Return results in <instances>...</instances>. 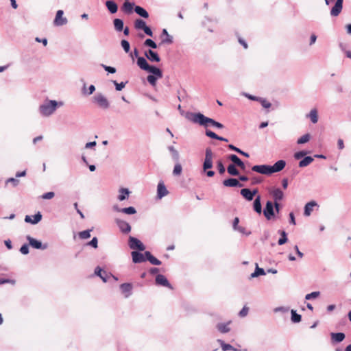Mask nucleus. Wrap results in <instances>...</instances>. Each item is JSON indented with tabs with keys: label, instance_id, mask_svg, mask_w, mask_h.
Returning a JSON list of instances; mask_svg holds the SVG:
<instances>
[{
	"label": "nucleus",
	"instance_id": "obj_1",
	"mask_svg": "<svg viewBox=\"0 0 351 351\" xmlns=\"http://www.w3.org/2000/svg\"><path fill=\"white\" fill-rule=\"evenodd\" d=\"M185 117L189 121L195 123H198L200 125L206 128L208 126V124H210L211 125L219 129H222L224 128L223 125L221 123L217 122L211 118L207 117L200 112H187Z\"/></svg>",
	"mask_w": 351,
	"mask_h": 351
},
{
	"label": "nucleus",
	"instance_id": "obj_2",
	"mask_svg": "<svg viewBox=\"0 0 351 351\" xmlns=\"http://www.w3.org/2000/svg\"><path fill=\"white\" fill-rule=\"evenodd\" d=\"M62 101L46 99L38 108V112L43 117H48L52 115L59 107L62 106Z\"/></svg>",
	"mask_w": 351,
	"mask_h": 351
},
{
	"label": "nucleus",
	"instance_id": "obj_3",
	"mask_svg": "<svg viewBox=\"0 0 351 351\" xmlns=\"http://www.w3.org/2000/svg\"><path fill=\"white\" fill-rule=\"evenodd\" d=\"M93 101L96 104L98 107L104 110H106L110 107V102L101 93H97L93 97Z\"/></svg>",
	"mask_w": 351,
	"mask_h": 351
},
{
	"label": "nucleus",
	"instance_id": "obj_4",
	"mask_svg": "<svg viewBox=\"0 0 351 351\" xmlns=\"http://www.w3.org/2000/svg\"><path fill=\"white\" fill-rule=\"evenodd\" d=\"M213 153L210 147H207L205 150V158L202 165L204 171L212 169L213 164Z\"/></svg>",
	"mask_w": 351,
	"mask_h": 351
},
{
	"label": "nucleus",
	"instance_id": "obj_5",
	"mask_svg": "<svg viewBox=\"0 0 351 351\" xmlns=\"http://www.w3.org/2000/svg\"><path fill=\"white\" fill-rule=\"evenodd\" d=\"M128 245L130 249L143 251L145 249L143 243L136 237L130 236L128 239Z\"/></svg>",
	"mask_w": 351,
	"mask_h": 351
},
{
	"label": "nucleus",
	"instance_id": "obj_6",
	"mask_svg": "<svg viewBox=\"0 0 351 351\" xmlns=\"http://www.w3.org/2000/svg\"><path fill=\"white\" fill-rule=\"evenodd\" d=\"M263 212L265 217L267 220H270L274 218L275 216V212L274 210L273 202L271 201H267Z\"/></svg>",
	"mask_w": 351,
	"mask_h": 351
},
{
	"label": "nucleus",
	"instance_id": "obj_7",
	"mask_svg": "<svg viewBox=\"0 0 351 351\" xmlns=\"http://www.w3.org/2000/svg\"><path fill=\"white\" fill-rule=\"evenodd\" d=\"M26 239L29 241V244L34 249L46 250L48 247L47 243L43 244L40 241L32 238L29 235L27 236Z\"/></svg>",
	"mask_w": 351,
	"mask_h": 351
},
{
	"label": "nucleus",
	"instance_id": "obj_8",
	"mask_svg": "<svg viewBox=\"0 0 351 351\" xmlns=\"http://www.w3.org/2000/svg\"><path fill=\"white\" fill-rule=\"evenodd\" d=\"M115 222L123 234H126L131 231V226L128 222L119 219H117Z\"/></svg>",
	"mask_w": 351,
	"mask_h": 351
},
{
	"label": "nucleus",
	"instance_id": "obj_9",
	"mask_svg": "<svg viewBox=\"0 0 351 351\" xmlns=\"http://www.w3.org/2000/svg\"><path fill=\"white\" fill-rule=\"evenodd\" d=\"M64 12L62 10H59L57 11L55 19L53 21V24L56 26H62L66 25L68 22V20L66 17L63 16Z\"/></svg>",
	"mask_w": 351,
	"mask_h": 351
},
{
	"label": "nucleus",
	"instance_id": "obj_10",
	"mask_svg": "<svg viewBox=\"0 0 351 351\" xmlns=\"http://www.w3.org/2000/svg\"><path fill=\"white\" fill-rule=\"evenodd\" d=\"M252 170L254 172L264 174V175H271L270 165H254L252 167Z\"/></svg>",
	"mask_w": 351,
	"mask_h": 351
},
{
	"label": "nucleus",
	"instance_id": "obj_11",
	"mask_svg": "<svg viewBox=\"0 0 351 351\" xmlns=\"http://www.w3.org/2000/svg\"><path fill=\"white\" fill-rule=\"evenodd\" d=\"M144 55L152 62H158L160 61V58L158 53L152 49L145 51Z\"/></svg>",
	"mask_w": 351,
	"mask_h": 351
},
{
	"label": "nucleus",
	"instance_id": "obj_12",
	"mask_svg": "<svg viewBox=\"0 0 351 351\" xmlns=\"http://www.w3.org/2000/svg\"><path fill=\"white\" fill-rule=\"evenodd\" d=\"M286 166V161L284 160H279L276 162L273 165H270V170L271 174L281 171Z\"/></svg>",
	"mask_w": 351,
	"mask_h": 351
},
{
	"label": "nucleus",
	"instance_id": "obj_13",
	"mask_svg": "<svg viewBox=\"0 0 351 351\" xmlns=\"http://www.w3.org/2000/svg\"><path fill=\"white\" fill-rule=\"evenodd\" d=\"M343 0H337L333 7L330 10V15L332 16H337L341 13L343 8Z\"/></svg>",
	"mask_w": 351,
	"mask_h": 351
},
{
	"label": "nucleus",
	"instance_id": "obj_14",
	"mask_svg": "<svg viewBox=\"0 0 351 351\" xmlns=\"http://www.w3.org/2000/svg\"><path fill=\"white\" fill-rule=\"evenodd\" d=\"M132 261L134 263H141L145 262L147 258L146 256L140 252L138 251H132L131 253Z\"/></svg>",
	"mask_w": 351,
	"mask_h": 351
},
{
	"label": "nucleus",
	"instance_id": "obj_15",
	"mask_svg": "<svg viewBox=\"0 0 351 351\" xmlns=\"http://www.w3.org/2000/svg\"><path fill=\"white\" fill-rule=\"evenodd\" d=\"M121 292L125 298H129L132 293L133 286L131 283H123L120 285Z\"/></svg>",
	"mask_w": 351,
	"mask_h": 351
},
{
	"label": "nucleus",
	"instance_id": "obj_16",
	"mask_svg": "<svg viewBox=\"0 0 351 351\" xmlns=\"http://www.w3.org/2000/svg\"><path fill=\"white\" fill-rule=\"evenodd\" d=\"M42 219V215L40 212H38L34 215H26L25 217V221L32 224H36Z\"/></svg>",
	"mask_w": 351,
	"mask_h": 351
},
{
	"label": "nucleus",
	"instance_id": "obj_17",
	"mask_svg": "<svg viewBox=\"0 0 351 351\" xmlns=\"http://www.w3.org/2000/svg\"><path fill=\"white\" fill-rule=\"evenodd\" d=\"M270 194L272 195L274 202H279L284 197V193L279 188H276L270 191Z\"/></svg>",
	"mask_w": 351,
	"mask_h": 351
},
{
	"label": "nucleus",
	"instance_id": "obj_18",
	"mask_svg": "<svg viewBox=\"0 0 351 351\" xmlns=\"http://www.w3.org/2000/svg\"><path fill=\"white\" fill-rule=\"evenodd\" d=\"M169 193L163 182H160L157 186V197L158 199H162Z\"/></svg>",
	"mask_w": 351,
	"mask_h": 351
},
{
	"label": "nucleus",
	"instance_id": "obj_19",
	"mask_svg": "<svg viewBox=\"0 0 351 351\" xmlns=\"http://www.w3.org/2000/svg\"><path fill=\"white\" fill-rule=\"evenodd\" d=\"M156 283L157 285L168 287L169 289H172V287L171 284L169 282L167 278L162 275V274H158L156 277Z\"/></svg>",
	"mask_w": 351,
	"mask_h": 351
},
{
	"label": "nucleus",
	"instance_id": "obj_20",
	"mask_svg": "<svg viewBox=\"0 0 351 351\" xmlns=\"http://www.w3.org/2000/svg\"><path fill=\"white\" fill-rule=\"evenodd\" d=\"M223 184L227 187H241L243 184L236 178H228L223 181Z\"/></svg>",
	"mask_w": 351,
	"mask_h": 351
},
{
	"label": "nucleus",
	"instance_id": "obj_21",
	"mask_svg": "<svg viewBox=\"0 0 351 351\" xmlns=\"http://www.w3.org/2000/svg\"><path fill=\"white\" fill-rule=\"evenodd\" d=\"M330 337L332 343H337L343 341L346 338V335L343 332H331Z\"/></svg>",
	"mask_w": 351,
	"mask_h": 351
},
{
	"label": "nucleus",
	"instance_id": "obj_22",
	"mask_svg": "<svg viewBox=\"0 0 351 351\" xmlns=\"http://www.w3.org/2000/svg\"><path fill=\"white\" fill-rule=\"evenodd\" d=\"M119 195L117 197L119 201L122 202L128 198L131 191L127 188H120L119 189Z\"/></svg>",
	"mask_w": 351,
	"mask_h": 351
},
{
	"label": "nucleus",
	"instance_id": "obj_23",
	"mask_svg": "<svg viewBox=\"0 0 351 351\" xmlns=\"http://www.w3.org/2000/svg\"><path fill=\"white\" fill-rule=\"evenodd\" d=\"M230 323L231 321L226 323H219L217 324L216 328L221 333H227L230 331V328L229 327Z\"/></svg>",
	"mask_w": 351,
	"mask_h": 351
},
{
	"label": "nucleus",
	"instance_id": "obj_24",
	"mask_svg": "<svg viewBox=\"0 0 351 351\" xmlns=\"http://www.w3.org/2000/svg\"><path fill=\"white\" fill-rule=\"evenodd\" d=\"M114 210H117V212H120L126 215H134L136 213V210L133 206H130L127 208H119L117 206H114Z\"/></svg>",
	"mask_w": 351,
	"mask_h": 351
},
{
	"label": "nucleus",
	"instance_id": "obj_25",
	"mask_svg": "<svg viewBox=\"0 0 351 351\" xmlns=\"http://www.w3.org/2000/svg\"><path fill=\"white\" fill-rule=\"evenodd\" d=\"M253 209L258 214L262 213V205H261V198L260 195L256 197L254 202H253Z\"/></svg>",
	"mask_w": 351,
	"mask_h": 351
},
{
	"label": "nucleus",
	"instance_id": "obj_26",
	"mask_svg": "<svg viewBox=\"0 0 351 351\" xmlns=\"http://www.w3.org/2000/svg\"><path fill=\"white\" fill-rule=\"evenodd\" d=\"M105 5H106L108 10L109 11V12L111 14H114L118 10V5L114 1H112V0L106 1L105 3Z\"/></svg>",
	"mask_w": 351,
	"mask_h": 351
},
{
	"label": "nucleus",
	"instance_id": "obj_27",
	"mask_svg": "<svg viewBox=\"0 0 351 351\" xmlns=\"http://www.w3.org/2000/svg\"><path fill=\"white\" fill-rule=\"evenodd\" d=\"M134 3H131V2H129L128 1H127L123 3V4L121 7V10L124 13H125L127 14H130L132 12L133 9H134Z\"/></svg>",
	"mask_w": 351,
	"mask_h": 351
},
{
	"label": "nucleus",
	"instance_id": "obj_28",
	"mask_svg": "<svg viewBox=\"0 0 351 351\" xmlns=\"http://www.w3.org/2000/svg\"><path fill=\"white\" fill-rule=\"evenodd\" d=\"M306 117L310 119L313 123H317L318 121V112L316 108L311 110L308 114H306Z\"/></svg>",
	"mask_w": 351,
	"mask_h": 351
},
{
	"label": "nucleus",
	"instance_id": "obj_29",
	"mask_svg": "<svg viewBox=\"0 0 351 351\" xmlns=\"http://www.w3.org/2000/svg\"><path fill=\"white\" fill-rule=\"evenodd\" d=\"M136 64L141 69L145 71H147V69L149 68V66L147 60L144 57H142V56L138 58Z\"/></svg>",
	"mask_w": 351,
	"mask_h": 351
},
{
	"label": "nucleus",
	"instance_id": "obj_30",
	"mask_svg": "<svg viewBox=\"0 0 351 351\" xmlns=\"http://www.w3.org/2000/svg\"><path fill=\"white\" fill-rule=\"evenodd\" d=\"M315 206L317 203L315 201L308 202L304 206V215L306 217L310 216Z\"/></svg>",
	"mask_w": 351,
	"mask_h": 351
},
{
	"label": "nucleus",
	"instance_id": "obj_31",
	"mask_svg": "<svg viewBox=\"0 0 351 351\" xmlns=\"http://www.w3.org/2000/svg\"><path fill=\"white\" fill-rule=\"evenodd\" d=\"M146 71L152 73L153 74L152 75H156L158 78L162 77V71L159 68H158L155 66L149 65V68L147 69Z\"/></svg>",
	"mask_w": 351,
	"mask_h": 351
},
{
	"label": "nucleus",
	"instance_id": "obj_32",
	"mask_svg": "<svg viewBox=\"0 0 351 351\" xmlns=\"http://www.w3.org/2000/svg\"><path fill=\"white\" fill-rule=\"evenodd\" d=\"M145 255L147 261H149L152 265H160L161 261L154 257L150 252L146 251L145 252Z\"/></svg>",
	"mask_w": 351,
	"mask_h": 351
},
{
	"label": "nucleus",
	"instance_id": "obj_33",
	"mask_svg": "<svg viewBox=\"0 0 351 351\" xmlns=\"http://www.w3.org/2000/svg\"><path fill=\"white\" fill-rule=\"evenodd\" d=\"M95 274L99 276L103 282H106L108 280V274L106 271H103L99 267L95 269Z\"/></svg>",
	"mask_w": 351,
	"mask_h": 351
},
{
	"label": "nucleus",
	"instance_id": "obj_34",
	"mask_svg": "<svg viewBox=\"0 0 351 351\" xmlns=\"http://www.w3.org/2000/svg\"><path fill=\"white\" fill-rule=\"evenodd\" d=\"M134 12L143 18L147 19L149 17V14L147 10L141 6L135 5Z\"/></svg>",
	"mask_w": 351,
	"mask_h": 351
},
{
	"label": "nucleus",
	"instance_id": "obj_35",
	"mask_svg": "<svg viewBox=\"0 0 351 351\" xmlns=\"http://www.w3.org/2000/svg\"><path fill=\"white\" fill-rule=\"evenodd\" d=\"M114 28L117 32H121L124 27V23L122 19H114L113 20Z\"/></svg>",
	"mask_w": 351,
	"mask_h": 351
},
{
	"label": "nucleus",
	"instance_id": "obj_36",
	"mask_svg": "<svg viewBox=\"0 0 351 351\" xmlns=\"http://www.w3.org/2000/svg\"><path fill=\"white\" fill-rule=\"evenodd\" d=\"M313 161V158L311 156H305L299 162L298 166L301 168L307 167Z\"/></svg>",
	"mask_w": 351,
	"mask_h": 351
},
{
	"label": "nucleus",
	"instance_id": "obj_37",
	"mask_svg": "<svg viewBox=\"0 0 351 351\" xmlns=\"http://www.w3.org/2000/svg\"><path fill=\"white\" fill-rule=\"evenodd\" d=\"M217 342L220 343L221 348L223 351L233 350L237 351V349L234 348L232 346L228 343H226L223 340L218 339Z\"/></svg>",
	"mask_w": 351,
	"mask_h": 351
},
{
	"label": "nucleus",
	"instance_id": "obj_38",
	"mask_svg": "<svg viewBox=\"0 0 351 351\" xmlns=\"http://www.w3.org/2000/svg\"><path fill=\"white\" fill-rule=\"evenodd\" d=\"M241 195L247 201H252L254 198L249 189H243L240 191Z\"/></svg>",
	"mask_w": 351,
	"mask_h": 351
},
{
	"label": "nucleus",
	"instance_id": "obj_39",
	"mask_svg": "<svg viewBox=\"0 0 351 351\" xmlns=\"http://www.w3.org/2000/svg\"><path fill=\"white\" fill-rule=\"evenodd\" d=\"M162 34L165 36V38L162 40V43L165 44H171L173 42V36L169 35L167 30L166 29H163L162 31Z\"/></svg>",
	"mask_w": 351,
	"mask_h": 351
},
{
	"label": "nucleus",
	"instance_id": "obj_40",
	"mask_svg": "<svg viewBox=\"0 0 351 351\" xmlns=\"http://www.w3.org/2000/svg\"><path fill=\"white\" fill-rule=\"evenodd\" d=\"M168 149L171 154L173 160L176 162H178L180 158L179 152L175 149L173 146H169Z\"/></svg>",
	"mask_w": 351,
	"mask_h": 351
},
{
	"label": "nucleus",
	"instance_id": "obj_41",
	"mask_svg": "<svg viewBox=\"0 0 351 351\" xmlns=\"http://www.w3.org/2000/svg\"><path fill=\"white\" fill-rule=\"evenodd\" d=\"M227 171L230 176H237L239 175V171L234 165L230 164L228 166Z\"/></svg>",
	"mask_w": 351,
	"mask_h": 351
},
{
	"label": "nucleus",
	"instance_id": "obj_42",
	"mask_svg": "<svg viewBox=\"0 0 351 351\" xmlns=\"http://www.w3.org/2000/svg\"><path fill=\"white\" fill-rule=\"evenodd\" d=\"M134 25V28L136 29H138V30L141 29L142 30L143 29H144L145 26H146L147 25H146V23L143 20H142L141 19H137L135 20Z\"/></svg>",
	"mask_w": 351,
	"mask_h": 351
},
{
	"label": "nucleus",
	"instance_id": "obj_43",
	"mask_svg": "<svg viewBox=\"0 0 351 351\" xmlns=\"http://www.w3.org/2000/svg\"><path fill=\"white\" fill-rule=\"evenodd\" d=\"M291 319L292 322L299 323L300 322H301L302 317L300 314L297 313L296 311L292 309L291 311Z\"/></svg>",
	"mask_w": 351,
	"mask_h": 351
},
{
	"label": "nucleus",
	"instance_id": "obj_44",
	"mask_svg": "<svg viewBox=\"0 0 351 351\" xmlns=\"http://www.w3.org/2000/svg\"><path fill=\"white\" fill-rule=\"evenodd\" d=\"M278 232L280 234L281 237L278 239V245H282L288 240L287 233L284 230H279Z\"/></svg>",
	"mask_w": 351,
	"mask_h": 351
},
{
	"label": "nucleus",
	"instance_id": "obj_45",
	"mask_svg": "<svg viewBox=\"0 0 351 351\" xmlns=\"http://www.w3.org/2000/svg\"><path fill=\"white\" fill-rule=\"evenodd\" d=\"M228 148L230 150L234 151V152H237V153L244 156L245 157L248 158L250 156L248 153L242 151L241 149L235 147L234 145H233L232 144L228 145Z\"/></svg>",
	"mask_w": 351,
	"mask_h": 351
},
{
	"label": "nucleus",
	"instance_id": "obj_46",
	"mask_svg": "<svg viewBox=\"0 0 351 351\" xmlns=\"http://www.w3.org/2000/svg\"><path fill=\"white\" fill-rule=\"evenodd\" d=\"M228 158L233 162L232 165H234L235 166H238L242 162V160L235 154H230L228 156Z\"/></svg>",
	"mask_w": 351,
	"mask_h": 351
},
{
	"label": "nucleus",
	"instance_id": "obj_47",
	"mask_svg": "<svg viewBox=\"0 0 351 351\" xmlns=\"http://www.w3.org/2000/svg\"><path fill=\"white\" fill-rule=\"evenodd\" d=\"M121 46L122 47L123 51L125 53H129L130 51V43L126 40H122L121 41Z\"/></svg>",
	"mask_w": 351,
	"mask_h": 351
},
{
	"label": "nucleus",
	"instance_id": "obj_48",
	"mask_svg": "<svg viewBox=\"0 0 351 351\" xmlns=\"http://www.w3.org/2000/svg\"><path fill=\"white\" fill-rule=\"evenodd\" d=\"M182 165L180 163H176L174 166L173 170V176H180L182 173Z\"/></svg>",
	"mask_w": 351,
	"mask_h": 351
},
{
	"label": "nucleus",
	"instance_id": "obj_49",
	"mask_svg": "<svg viewBox=\"0 0 351 351\" xmlns=\"http://www.w3.org/2000/svg\"><path fill=\"white\" fill-rule=\"evenodd\" d=\"M311 136L309 134H306L302 136L300 138L298 139V144H304L309 141Z\"/></svg>",
	"mask_w": 351,
	"mask_h": 351
},
{
	"label": "nucleus",
	"instance_id": "obj_50",
	"mask_svg": "<svg viewBox=\"0 0 351 351\" xmlns=\"http://www.w3.org/2000/svg\"><path fill=\"white\" fill-rule=\"evenodd\" d=\"M143 44L145 46L149 47L152 49H156L158 47L156 43L153 40H152L150 38L146 39Z\"/></svg>",
	"mask_w": 351,
	"mask_h": 351
},
{
	"label": "nucleus",
	"instance_id": "obj_51",
	"mask_svg": "<svg viewBox=\"0 0 351 351\" xmlns=\"http://www.w3.org/2000/svg\"><path fill=\"white\" fill-rule=\"evenodd\" d=\"M92 230H86L79 232V237L82 239H86L90 237Z\"/></svg>",
	"mask_w": 351,
	"mask_h": 351
},
{
	"label": "nucleus",
	"instance_id": "obj_52",
	"mask_svg": "<svg viewBox=\"0 0 351 351\" xmlns=\"http://www.w3.org/2000/svg\"><path fill=\"white\" fill-rule=\"evenodd\" d=\"M320 295L319 291H313L305 295V299L307 300L317 298Z\"/></svg>",
	"mask_w": 351,
	"mask_h": 351
},
{
	"label": "nucleus",
	"instance_id": "obj_53",
	"mask_svg": "<svg viewBox=\"0 0 351 351\" xmlns=\"http://www.w3.org/2000/svg\"><path fill=\"white\" fill-rule=\"evenodd\" d=\"M307 154V152L304 150H302L298 152H295L293 155V157L295 160L301 159L302 158H304Z\"/></svg>",
	"mask_w": 351,
	"mask_h": 351
},
{
	"label": "nucleus",
	"instance_id": "obj_54",
	"mask_svg": "<svg viewBox=\"0 0 351 351\" xmlns=\"http://www.w3.org/2000/svg\"><path fill=\"white\" fill-rule=\"evenodd\" d=\"M8 183H11L14 187H16L19 184V180L17 178H10L5 180V184Z\"/></svg>",
	"mask_w": 351,
	"mask_h": 351
},
{
	"label": "nucleus",
	"instance_id": "obj_55",
	"mask_svg": "<svg viewBox=\"0 0 351 351\" xmlns=\"http://www.w3.org/2000/svg\"><path fill=\"white\" fill-rule=\"evenodd\" d=\"M112 82L114 84L115 88L117 91H121L125 86V84H127V82H121V83H118L117 81H112Z\"/></svg>",
	"mask_w": 351,
	"mask_h": 351
},
{
	"label": "nucleus",
	"instance_id": "obj_56",
	"mask_svg": "<svg viewBox=\"0 0 351 351\" xmlns=\"http://www.w3.org/2000/svg\"><path fill=\"white\" fill-rule=\"evenodd\" d=\"M158 77L156 75H149L147 77V82L152 86H155L156 84L157 79Z\"/></svg>",
	"mask_w": 351,
	"mask_h": 351
},
{
	"label": "nucleus",
	"instance_id": "obj_57",
	"mask_svg": "<svg viewBox=\"0 0 351 351\" xmlns=\"http://www.w3.org/2000/svg\"><path fill=\"white\" fill-rule=\"evenodd\" d=\"M217 169L219 171V173L222 175L225 173L226 169L224 165H223V162L221 160H218L217 162Z\"/></svg>",
	"mask_w": 351,
	"mask_h": 351
},
{
	"label": "nucleus",
	"instance_id": "obj_58",
	"mask_svg": "<svg viewBox=\"0 0 351 351\" xmlns=\"http://www.w3.org/2000/svg\"><path fill=\"white\" fill-rule=\"evenodd\" d=\"M205 133L208 137H210L213 139H217V140L219 139V136H218L217 134H216L214 132H213L211 130H206Z\"/></svg>",
	"mask_w": 351,
	"mask_h": 351
},
{
	"label": "nucleus",
	"instance_id": "obj_59",
	"mask_svg": "<svg viewBox=\"0 0 351 351\" xmlns=\"http://www.w3.org/2000/svg\"><path fill=\"white\" fill-rule=\"evenodd\" d=\"M87 245H90L93 248L96 249L98 247V239L97 237H93L90 241L87 243Z\"/></svg>",
	"mask_w": 351,
	"mask_h": 351
},
{
	"label": "nucleus",
	"instance_id": "obj_60",
	"mask_svg": "<svg viewBox=\"0 0 351 351\" xmlns=\"http://www.w3.org/2000/svg\"><path fill=\"white\" fill-rule=\"evenodd\" d=\"M258 101H261L262 106L265 108H269L271 106V103L265 99L259 98Z\"/></svg>",
	"mask_w": 351,
	"mask_h": 351
},
{
	"label": "nucleus",
	"instance_id": "obj_61",
	"mask_svg": "<svg viewBox=\"0 0 351 351\" xmlns=\"http://www.w3.org/2000/svg\"><path fill=\"white\" fill-rule=\"evenodd\" d=\"M55 196L54 192H47L42 195V198L44 199H51Z\"/></svg>",
	"mask_w": 351,
	"mask_h": 351
},
{
	"label": "nucleus",
	"instance_id": "obj_62",
	"mask_svg": "<svg viewBox=\"0 0 351 351\" xmlns=\"http://www.w3.org/2000/svg\"><path fill=\"white\" fill-rule=\"evenodd\" d=\"M102 67L104 69V70L107 72H108L109 73H116V69L114 67H112V66H106V65H104V64H101Z\"/></svg>",
	"mask_w": 351,
	"mask_h": 351
},
{
	"label": "nucleus",
	"instance_id": "obj_63",
	"mask_svg": "<svg viewBox=\"0 0 351 351\" xmlns=\"http://www.w3.org/2000/svg\"><path fill=\"white\" fill-rule=\"evenodd\" d=\"M20 252L24 255L29 253V246L27 244H23L20 248Z\"/></svg>",
	"mask_w": 351,
	"mask_h": 351
},
{
	"label": "nucleus",
	"instance_id": "obj_64",
	"mask_svg": "<svg viewBox=\"0 0 351 351\" xmlns=\"http://www.w3.org/2000/svg\"><path fill=\"white\" fill-rule=\"evenodd\" d=\"M254 271L257 274L258 276L265 275V271L264 269L260 268L257 263L256 264V269Z\"/></svg>",
	"mask_w": 351,
	"mask_h": 351
}]
</instances>
